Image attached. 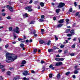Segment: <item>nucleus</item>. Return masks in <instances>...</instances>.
<instances>
[{
  "mask_svg": "<svg viewBox=\"0 0 80 80\" xmlns=\"http://www.w3.org/2000/svg\"><path fill=\"white\" fill-rule=\"evenodd\" d=\"M10 55H12V54L9 52H7L6 54V61L7 63H10L12 62L11 59V56Z\"/></svg>",
  "mask_w": 80,
  "mask_h": 80,
  "instance_id": "f257e3e1",
  "label": "nucleus"
},
{
  "mask_svg": "<svg viewBox=\"0 0 80 80\" xmlns=\"http://www.w3.org/2000/svg\"><path fill=\"white\" fill-rule=\"evenodd\" d=\"M25 9L28 10V12H32V6H28L26 7L25 8Z\"/></svg>",
  "mask_w": 80,
  "mask_h": 80,
  "instance_id": "f03ea898",
  "label": "nucleus"
},
{
  "mask_svg": "<svg viewBox=\"0 0 80 80\" xmlns=\"http://www.w3.org/2000/svg\"><path fill=\"white\" fill-rule=\"evenodd\" d=\"M11 59L12 60V62H13V61H14V60H15L18 57H17V56L15 55H13L12 56H11Z\"/></svg>",
  "mask_w": 80,
  "mask_h": 80,
  "instance_id": "7ed1b4c3",
  "label": "nucleus"
},
{
  "mask_svg": "<svg viewBox=\"0 0 80 80\" xmlns=\"http://www.w3.org/2000/svg\"><path fill=\"white\" fill-rule=\"evenodd\" d=\"M64 6L65 3L61 2L59 3V5L58 6V7H59V8H62V7H63Z\"/></svg>",
  "mask_w": 80,
  "mask_h": 80,
  "instance_id": "20e7f679",
  "label": "nucleus"
},
{
  "mask_svg": "<svg viewBox=\"0 0 80 80\" xmlns=\"http://www.w3.org/2000/svg\"><path fill=\"white\" fill-rule=\"evenodd\" d=\"M22 74L23 75H24L25 77H26V76H27V75H29L28 71H24V72L22 73Z\"/></svg>",
  "mask_w": 80,
  "mask_h": 80,
  "instance_id": "39448f33",
  "label": "nucleus"
},
{
  "mask_svg": "<svg viewBox=\"0 0 80 80\" xmlns=\"http://www.w3.org/2000/svg\"><path fill=\"white\" fill-rule=\"evenodd\" d=\"M7 7H9L8 9L10 11V12H13V7L12 6H10L9 5H7Z\"/></svg>",
  "mask_w": 80,
  "mask_h": 80,
  "instance_id": "423d86ee",
  "label": "nucleus"
},
{
  "mask_svg": "<svg viewBox=\"0 0 80 80\" xmlns=\"http://www.w3.org/2000/svg\"><path fill=\"white\" fill-rule=\"evenodd\" d=\"M58 22L59 23H63L64 22V19H62L59 21H58Z\"/></svg>",
  "mask_w": 80,
  "mask_h": 80,
  "instance_id": "0eeeda50",
  "label": "nucleus"
},
{
  "mask_svg": "<svg viewBox=\"0 0 80 80\" xmlns=\"http://www.w3.org/2000/svg\"><path fill=\"white\" fill-rule=\"evenodd\" d=\"M39 42L40 44H43V43H45V41L42 40H39Z\"/></svg>",
  "mask_w": 80,
  "mask_h": 80,
  "instance_id": "6e6552de",
  "label": "nucleus"
},
{
  "mask_svg": "<svg viewBox=\"0 0 80 80\" xmlns=\"http://www.w3.org/2000/svg\"><path fill=\"white\" fill-rule=\"evenodd\" d=\"M5 67V65H2V63H0V69H2Z\"/></svg>",
  "mask_w": 80,
  "mask_h": 80,
  "instance_id": "1a4fd4ad",
  "label": "nucleus"
},
{
  "mask_svg": "<svg viewBox=\"0 0 80 80\" xmlns=\"http://www.w3.org/2000/svg\"><path fill=\"white\" fill-rule=\"evenodd\" d=\"M74 32H75V31L73 29L72 30L70 31V33H71V34H72L73 35H74Z\"/></svg>",
  "mask_w": 80,
  "mask_h": 80,
  "instance_id": "9d476101",
  "label": "nucleus"
},
{
  "mask_svg": "<svg viewBox=\"0 0 80 80\" xmlns=\"http://www.w3.org/2000/svg\"><path fill=\"white\" fill-rule=\"evenodd\" d=\"M63 24H58L57 26V28H61V27H62V26H63Z\"/></svg>",
  "mask_w": 80,
  "mask_h": 80,
  "instance_id": "9b49d317",
  "label": "nucleus"
},
{
  "mask_svg": "<svg viewBox=\"0 0 80 80\" xmlns=\"http://www.w3.org/2000/svg\"><path fill=\"white\" fill-rule=\"evenodd\" d=\"M7 75H8L9 76H10L11 75V72L10 71H8L6 72Z\"/></svg>",
  "mask_w": 80,
  "mask_h": 80,
  "instance_id": "f8f14e48",
  "label": "nucleus"
},
{
  "mask_svg": "<svg viewBox=\"0 0 80 80\" xmlns=\"http://www.w3.org/2000/svg\"><path fill=\"white\" fill-rule=\"evenodd\" d=\"M27 63L26 61L24 60L22 61V62L21 63V65H24V64H26Z\"/></svg>",
  "mask_w": 80,
  "mask_h": 80,
  "instance_id": "ddd939ff",
  "label": "nucleus"
},
{
  "mask_svg": "<svg viewBox=\"0 0 80 80\" xmlns=\"http://www.w3.org/2000/svg\"><path fill=\"white\" fill-rule=\"evenodd\" d=\"M23 16L25 17V18H27L28 17V14L27 13H25V14H23Z\"/></svg>",
  "mask_w": 80,
  "mask_h": 80,
  "instance_id": "4468645a",
  "label": "nucleus"
},
{
  "mask_svg": "<svg viewBox=\"0 0 80 80\" xmlns=\"http://www.w3.org/2000/svg\"><path fill=\"white\" fill-rule=\"evenodd\" d=\"M60 9L59 8H58L56 9V12L57 13H58L60 12Z\"/></svg>",
  "mask_w": 80,
  "mask_h": 80,
  "instance_id": "2eb2a0df",
  "label": "nucleus"
},
{
  "mask_svg": "<svg viewBox=\"0 0 80 80\" xmlns=\"http://www.w3.org/2000/svg\"><path fill=\"white\" fill-rule=\"evenodd\" d=\"M40 5L42 7H44V3L43 2H41L40 3Z\"/></svg>",
  "mask_w": 80,
  "mask_h": 80,
  "instance_id": "dca6fc26",
  "label": "nucleus"
},
{
  "mask_svg": "<svg viewBox=\"0 0 80 80\" xmlns=\"http://www.w3.org/2000/svg\"><path fill=\"white\" fill-rule=\"evenodd\" d=\"M60 73H58L57 77V79H60Z\"/></svg>",
  "mask_w": 80,
  "mask_h": 80,
  "instance_id": "f3484780",
  "label": "nucleus"
},
{
  "mask_svg": "<svg viewBox=\"0 0 80 80\" xmlns=\"http://www.w3.org/2000/svg\"><path fill=\"white\" fill-rule=\"evenodd\" d=\"M35 21H32L29 22V24H34Z\"/></svg>",
  "mask_w": 80,
  "mask_h": 80,
  "instance_id": "a211bd4d",
  "label": "nucleus"
},
{
  "mask_svg": "<svg viewBox=\"0 0 80 80\" xmlns=\"http://www.w3.org/2000/svg\"><path fill=\"white\" fill-rule=\"evenodd\" d=\"M53 50L52 49H48V52H49V53H50L52 52H53Z\"/></svg>",
  "mask_w": 80,
  "mask_h": 80,
  "instance_id": "6ab92c4d",
  "label": "nucleus"
},
{
  "mask_svg": "<svg viewBox=\"0 0 80 80\" xmlns=\"http://www.w3.org/2000/svg\"><path fill=\"white\" fill-rule=\"evenodd\" d=\"M23 80H29V78H26V77H24L23 78Z\"/></svg>",
  "mask_w": 80,
  "mask_h": 80,
  "instance_id": "aec40b11",
  "label": "nucleus"
},
{
  "mask_svg": "<svg viewBox=\"0 0 80 80\" xmlns=\"http://www.w3.org/2000/svg\"><path fill=\"white\" fill-rule=\"evenodd\" d=\"M70 29H68L66 30L65 32L66 33H68L70 32Z\"/></svg>",
  "mask_w": 80,
  "mask_h": 80,
  "instance_id": "412c9836",
  "label": "nucleus"
},
{
  "mask_svg": "<svg viewBox=\"0 0 80 80\" xmlns=\"http://www.w3.org/2000/svg\"><path fill=\"white\" fill-rule=\"evenodd\" d=\"M52 48H53V49H54V50H56V49H59V48H58V47H57L55 46H53Z\"/></svg>",
  "mask_w": 80,
  "mask_h": 80,
  "instance_id": "4be33fe9",
  "label": "nucleus"
},
{
  "mask_svg": "<svg viewBox=\"0 0 80 80\" xmlns=\"http://www.w3.org/2000/svg\"><path fill=\"white\" fill-rule=\"evenodd\" d=\"M20 46L21 48H23L24 47V44L23 43H21L20 44Z\"/></svg>",
  "mask_w": 80,
  "mask_h": 80,
  "instance_id": "5701e85b",
  "label": "nucleus"
},
{
  "mask_svg": "<svg viewBox=\"0 0 80 80\" xmlns=\"http://www.w3.org/2000/svg\"><path fill=\"white\" fill-rule=\"evenodd\" d=\"M37 52V49H34L33 51V52L35 53Z\"/></svg>",
  "mask_w": 80,
  "mask_h": 80,
  "instance_id": "b1692460",
  "label": "nucleus"
},
{
  "mask_svg": "<svg viewBox=\"0 0 80 80\" xmlns=\"http://www.w3.org/2000/svg\"><path fill=\"white\" fill-rule=\"evenodd\" d=\"M11 16H9L8 17H6V18L8 19V20H10L11 19Z\"/></svg>",
  "mask_w": 80,
  "mask_h": 80,
  "instance_id": "393cba45",
  "label": "nucleus"
},
{
  "mask_svg": "<svg viewBox=\"0 0 80 80\" xmlns=\"http://www.w3.org/2000/svg\"><path fill=\"white\" fill-rule=\"evenodd\" d=\"M13 2H11V1H8V3H9V5H12V4H13Z\"/></svg>",
  "mask_w": 80,
  "mask_h": 80,
  "instance_id": "a878e982",
  "label": "nucleus"
},
{
  "mask_svg": "<svg viewBox=\"0 0 80 80\" xmlns=\"http://www.w3.org/2000/svg\"><path fill=\"white\" fill-rule=\"evenodd\" d=\"M74 73L75 74H77V73H78V71L77 70H75V71H74Z\"/></svg>",
  "mask_w": 80,
  "mask_h": 80,
  "instance_id": "bb28decb",
  "label": "nucleus"
},
{
  "mask_svg": "<svg viewBox=\"0 0 80 80\" xmlns=\"http://www.w3.org/2000/svg\"><path fill=\"white\" fill-rule=\"evenodd\" d=\"M72 48H75V44H73L71 46Z\"/></svg>",
  "mask_w": 80,
  "mask_h": 80,
  "instance_id": "cd10ccee",
  "label": "nucleus"
},
{
  "mask_svg": "<svg viewBox=\"0 0 80 80\" xmlns=\"http://www.w3.org/2000/svg\"><path fill=\"white\" fill-rule=\"evenodd\" d=\"M41 31L42 33H43V32H44V31H45V30H44V29H42L41 30Z\"/></svg>",
  "mask_w": 80,
  "mask_h": 80,
  "instance_id": "c85d7f7f",
  "label": "nucleus"
},
{
  "mask_svg": "<svg viewBox=\"0 0 80 80\" xmlns=\"http://www.w3.org/2000/svg\"><path fill=\"white\" fill-rule=\"evenodd\" d=\"M78 15H79V12H78L76 13L75 16H76V17H77Z\"/></svg>",
  "mask_w": 80,
  "mask_h": 80,
  "instance_id": "c756f323",
  "label": "nucleus"
},
{
  "mask_svg": "<svg viewBox=\"0 0 80 80\" xmlns=\"http://www.w3.org/2000/svg\"><path fill=\"white\" fill-rule=\"evenodd\" d=\"M65 21H66V22H67V23H68V22H69V21H70V19H66L65 20Z\"/></svg>",
  "mask_w": 80,
  "mask_h": 80,
  "instance_id": "7c9ffc66",
  "label": "nucleus"
},
{
  "mask_svg": "<svg viewBox=\"0 0 80 80\" xmlns=\"http://www.w3.org/2000/svg\"><path fill=\"white\" fill-rule=\"evenodd\" d=\"M37 33V31H36V30H34L33 31V32L32 34L33 35H34V34H35V33Z\"/></svg>",
  "mask_w": 80,
  "mask_h": 80,
  "instance_id": "2f4dec72",
  "label": "nucleus"
},
{
  "mask_svg": "<svg viewBox=\"0 0 80 80\" xmlns=\"http://www.w3.org/2000/svg\"><path fill=\"white\" fill-rule=\"evenodd\" d=\"M52 76H53V75H52V74H49V78H52Z\"/></svg>",
  "mask_w": 80,
  "mask_h": 80,
  "instance_id": "473e14b6",
  "label": "nucleus"
},
{
  "mask_svg": "<svg viewBox=\"0 0 80 80\" xmlns=\"http://www.w3.org/2000/svg\"><path fill=\"white\" fill-rule=\"evenodd\" d=\"M72 35L71 34H67V37H72Z\"/></svg>",
  "mask_w": 80,
  "mask_h": 80,
  "instance_id": "72a5a7b5",
  "label": "nucleus"
},
{
  "mask_svg": "<svg viewBox=\"0 0 80 80\" xmlns=\"http://www.w3.org/2000/svg\"><path fill=\"white\" fill-rule=\"evenodd\" d=\"M73 42H76L77 41V38H74L73 39Z\"/></svg>",
  "mask_w": 80,
  "mask_h": 80,
  "instance_id": "f704fd0d",
  "label": "nucleus"
},
{
  "mask_svg": "<svg viewBox=\"0 0 80 80\" xmlns=\"http://www.w3.org/2000/svg\"><path fill=\"white\" fill-rule=\"evenodd\" d=\"M50 43H51V41L49 40L48 41V42H47V45H50Z\"/></svg>",
  "mask_w": 80,
  "mask_h": 80,
  "instance_id": "c9c22d12",
  "label": "nucleus"
},
{
  "mask_svg": "<svg viewBox=\"0 0 80 80\" xmlns=\"http://www.w3.org/2000/svg\"><path fill=\"white\" fill-rule=\"evenodd\" d=\"M0 80H3V77L2 76H0Z\"/></svg>",
  "mask_w": 80,
  "mask_h": 80,
  "instance_id": "e433bc0d",
  "label": "nucleus"
},
{
  "mask_svg": "<svg viewBox=\"0 0 80 80\" xmlns=\"http://www.w3.org/2000/svg\"><path fill=\"white\" fill-rule=\"evenodd\" d=\"M55 66L56 67H58V66H60V65H59V64L58 62H57V63H56V64L55 65Z\"/></svg>",
  "mask_w": 80,
  "mask_h": 80,
  "instance_id": "4c0bfd02",
  "label": "nucleus"
},
{
  "mask_svg": "<svg viewBox=\"0 0 80 80\" xmlns=\"http://www.w3.org/2000/svg\"><path fill=\"white\" fill-rule=\"evenodd\" d=\"M60 61H63L64 60V59L63 58H60Z\"/></svg>",
  "mask_w": 80,
  "mask_h": 80,
  "instance_id": "58836bf2",
  "label": "nucleus"
},
{
  "mask_svg": "<svg viewBox=\"0 0 80 80\" xmlns=\"http://www.w3.org/2000/svg\"><path fill=\"white\" fill-rule=\"evenodd\" d=\"M55 60L56 61H60V58H55Z\"/></svg>",
  "mask_w": 80,
  "mask_h": 80,
  "instance_id": "ea45409f",
  "label": "nucleus"
},
{
  "mask_svg": "<svg viewBox=\"0 0 80 80\" xmlns=\"http://www.w3.org/2000/svg\"><path fill=\"white\" fill-rule=\"evenodd\" d=\"M9 31H12V27H10L9 28Z\"/></svg>",
  "mask_w": 80,
  "mask_h": 80,
  "instance_id": "a19ab883",
  "label": "nucleus"
},
{
  "mask_svg": "<svg viewBox=\"0 0 80 80\" xmlns=\"http://www.w3.org/2000/svg\"><path fill=\"white\" fill-rule=\"evenodd\" d=\"M70 73V72H67L66 73L65 75H69Z\"/></svg>",
  "mask_w": 80,
  "mask_h": 80,
  "instance_id": "79ce46f5",
  "label": "nucleus"
},
{
  "mask_svg": "<svg viewBox=\"0 0 80 80\" xmlns=\"http://www.w3.org/2000/svg\"><path fill=\"white\" fill-rule=\"evenodd\" d=\"M45 61H43V60H41V63H42V64H43V63H45Z\"/></svg>",
  "mask_w": 80,
  "mask_h": 80,
  "instance_id": "37998d69",
  "label": "nucleus"
},
{
  "mask_svg": "<svg viewBox=\"0 0 80 80\" xmlns=\"http://www.w3.org/2000/svg\"><path fill=\"white\" fill-rule=\"evenodd\" d=\"M41 18H45V16L44 15H42L41 16Z\"/></svg>",
  "mask_w": 80,
  "mask_h": 80,
  "instance_id": "c03bdc74",
  "label": "nucleus"
},
{
  "mask_svg": "<svg viewBox=\"0 0 80 80\" xmlns=\"http://www.w3.org/2000/svg\"><path fill=\"white\" fill-rule=\"evenodd\" d=\"M64 47H65V46L64 45H62L60 46V48H63Z\"/></svg>",
  "mask_w": 80,
  "mask_h": 80,
  "instance_id": "a18cd8bd",
  "label": "nucleus"
},
{
  "mask_svg": "<svg viewBox=\"0 0 80 80\" xmlns=\"http://www.w3.org/2000/svg\"><path fill=\"white\" fill-rule=\"evenodd\" d=\"M2 72H5V68L1 69Z\"/></svg>",
  "mask_w": 80,
  "mask_h": 80,
  "instance_id": "49530a36",
  "label": "nucleus"
},
{
  "mask_svg": "<svg viewBox=\"0 0 80 80\" xmlns=\"http://www.w3.org/2000/svg\"><path fill=\"white\" fill-rule=\"evenodd\" d=\"M39 21L41 22H43V21H44V20L42 19H39Z\"/></svg>",
  "mask_w": 80,
  "mask_h": 80,
  "instance_id": "de8ad7c7",
  "label": "nucleus"
},
{
  "mask_svg": "<svg viewBox=\"0 0 80 80\" xmlns=\"http://www.w3.org/2000/svg\"><path fill=\"white\" fill-rule=\"evenodd\" d=\"M15 77L16 78L17 80H18V79H20V77L18 76H17Z\"/></svg>",
  "mask_w": 80,
  "mask_h": 80,
  "instance_id": "09e8293b",
  "label": "nucleus"
},
{
  "mask_svg": "<svg viewBox=\"0 0 80 80\" xmlns=\"http://www.w3.org/2000/svg\"><path fill=\"white\" fill-rule=\"evenodd\" d=\"M58 63H59V66L61 65L62 64V62H58Z\"/></svg>",
  "mask_w": 80,
  "mask_h": 80,
  "instance_id": "8fccbe9b",
  "label": "nucleus"
},
{
  "mask_svg": "<svg viewBox=\"0 0 80 80\" xmlns=\"http://www.w3.org/2000/svg\"><path fill=\"white\" fill-rule=\"evenodd\" d=\"M23 39H22V38H18V41H20L21 40H23Z\"/></svg>",
  "mask_w": 80,
  "mask_h": 80,
  "instance_id": "3c124183",
  "label": "nucleus"
},
{
  "mask_svg": "<svg viewBox=\"0 0 80 80\" xmlns=\"http://www.w3.org/2000/svg\"><path fill=\"white\" fill-rule=\"evenodd\" d=\"M72 11H73V10L72 9V8H71L69 9L70 12H72Z\"/></svg>",
  "mask_w": 80,
  "mask_h": 80,
  "instance_id": "603ef678",
  "label": "nucleus"
},
{
  "mask_svg": "<svg viewBox=\"0 0 80 80\" xmlns=\"http://www.w3.org/2000/svg\"><path fill=\"white\" fill-rule=\"evenodd\" d=\"M5 15H6V14L4 12V13H2V16H5Z\"/></svg>",
  "mask_w": 80,
  "mask_h": 80,
  "instance_id": "864d4df0",
  "label": "nucleus"
},
{
  "mask_svg": "<svg viewBox=\"0 0 80 80\" xmlns=\"http://www.w3.org/2000/svg\"><path fill=\"white\" fill-rule=\"evenodd\" d=\"M16 33H20V31L18 30H17L16 31Z\"/></svg>",
  "mask_w": 80,
  "mask_h": 80,
  "instance_id": "5fc2aeb1",
  "label": "nucleus"
},
{
  "mask_svg": "<svg viewBox=\"0 0 80 80\" xmlns=\"http://www.w3.org/2000/svg\"><path fill=\"white\" fill-rule=\"evenodd\" d=\"M52 67H53V65H52V64H51L49 66V67L50 68H52Z\"/></svg>",
  "mask_w": 80,
  "mask_h": 80,
  "instance_id": "6e6d98bb",
  "label": "nucleus"
},
{
  "mask_svg": "<svg viewBox=\"0 0 80 80\" xmlns=\"http://www.w3.org/2000/svg\"><path fill=\"white\" fill-rule=\"evenodd\" d=\"M33 3V1L32 0H30V1L29 2V3Z\"/></svg>",
  "mask_w": 80,
  "mask_h": 80,
  "instance_id": "4d7b16f0",
  "label": "nucleus"
},
{
  "mask_svg": "<svg viewBox=\"0 0 80 80\" xmlns=\"http://www.w3.org/2000/svg\"><path fill=\"white\" fill-rule=\"evenodd\" d=\"M70 55H71V57H72V56H74V55H75V54L74 53H71V54H70Z\"/></svg>",
  "mask_w": 80,
  "mask_h": 80,
  "instance_id": "13d9d810",
  "label": "nucleus"
},
{
  "mask_svg": "<svg viewBox=\"0 0 80 80\" xmlns=\"http://www.w3.org/2000/svg\"><path fill=\"white\" fill-rule=\"evenodd\" d=\"M55 38L56 40H58V38L57 37V36H55Z\"/></svg>",
  "mask_w": 80,
  "mask_h": 80,
  "instance_id": "bf43d9fd",
  "label": "nucleus"
},
{
  "mask_svg": "<svg viewBox=\"0 0 80 80\" xmlns=\"http://www.w3.org/2000/svg\"><path fill=\"white\" fill-rule=\"evenodd\" d=\"M77 2H74V6H75V7H77Z\"/></svg>",
  "mask_w": 80,
  "mask_h": 80,
  "instance_id": "052dcab7",
  "label": "nucleus"
},
{
  "mask_svg": "<svg viewBox=\"0 0 80 80\" xmlns=\"http://www.w3.org/2000/svg\"><path fill=\"white\" fill-rule=\"evenodd\" d=\"M5 47L6 48H7L8 47V44H7L5 46Z\"/></svg>",
  "mask_w": 80,
  "mask_h": 80,
  "instance_id": "680f3d73",
  "label": "nucleus"
},
{
  "mask_svg": "<svg viewBox=\"0 0 80 80\" xmlns=\"http://www.w3.org/2000/svg\"><path fill=\"white\" fill-rule=\"evenodd\" d=\"M23 37L24 39H27V37L25 35H23Z\"/></svg>",
  "mask_w": 80,
  "mask_h": 80,
  "instance_id": "e2e57ef3",
  "label": "nucleus"
},
{
  "mask_svg": "<svg viewBox=\"0 0 80 80\" xmlns=\"http://www.w3.org/2000/svg\"><path fill=\"white\" fill-rule=\"evenodd\" d=\"M67 50H65L64 51V54L67 53Z\"/></svg>",
  "mask_w": 80,
  "mask_h": 80,
  "instance_id": "0e129e2a",
  "label": "nucleus"
},
{
  "mask_svg": "<svg viewBox=\"0 0 80 80\" xmlns=\"http://www.w3.org/2000/svg\"><path fill=\"white\" fill-rule=\"evenodd\" d=\"M53 20H54V21L56 20V19H57V18H56V17H54L53 18Z\"/></svg>",
  "mask_w": 80,
  "mask_h": 80,
  "instance_id": "69168bd1",
  "label": "nucleus"
},
{
  "mask_svg": "<svg viewBox=\"0 0 80 80\" xmlns=\"http://www.w3.org/2000/svg\"><path fill=\"white\" fill-rule=\"evenodd\" d=\"M72 78H76V77H75V75H73L72 76Z\"/></svg>",
  "mask_w": 80,
  "mask_h": 80,
  "instance_id": "338daca9",
  "label": "nucleus"
},
{
  "mask_svg": "<svg viewBox=\"0 0 80 80\" xmlns=\"http://www.w3.org/2000/svg\"><path fill=\"white\" fill-rule=\"evenodd\" d=\"M17 78H16V77H14L13 78V80H17Z\"/></svg>",
  "mask_w": 80,
  "mask_h": 80,
  "instance_id": "774afa93",
  "label": "nucleus"
}]
</instances>
